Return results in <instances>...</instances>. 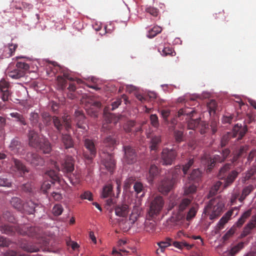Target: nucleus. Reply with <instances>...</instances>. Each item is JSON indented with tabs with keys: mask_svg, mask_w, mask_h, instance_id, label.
I'll use <instances>...</instances> for the list:
<instances>
[{
	"mask_svg": "<svg viewBox=\"0 0 256 256\" xmlns=\"http://www.w3.org/2000/svg\"><path fill=\"white\" fill-rule=\"evenodd\" d=\"M164 201L163 198L160 196H156L152 199L150 208L148 211V216L151 218H154L158 216L163 208Z\"/></svg>",
	"mask_w": 256,
	"mask_h": 256,
	"instance_id": "5",
	"label": "nucleus"
},
{
	"mask_svg": "<svg viewBox=\"0 0 256 256\" xmlns=\"http://www.w3.org/2000/svg\"><path fill=\"white\" fill-rule=\"evenodd\" d=\"M255 224L252 222H249L244 228L243 232L241 234L242 237H244L250 234L251 230L255 228Z\"/></svg>",
	"mask_w": 256,
	"mask_h": 256,
	"instance_id": "46",
	"label": "nucleus"
},
{
	"mask_svg": "<svg viewBox=\"0 0 256 256\" xmlns=\"http://www.w3.org/2000/svg\"><path fill=\"white\" fill-rule=\"evenodd\" d=\"M225 159L220 155H214L213 158L208 154H204L202 157V162L207 166V172H210L216 162H222Z\"/></svg>",
	"mask_w": 256,
	"mask_h": 256,
	"instance_id": "7",
	"label": "nucleus"
},
{
	"mask_svg": "<svg viewBox=\"0 0 256 256\" xmlns=\"http://www.w3.org/2000/svg\"><path fill=\"white\" fill-rule=\"evenodd\" d=\"M177 156L174 149L164 148L161 153V162L163 165H172Z\"/></svg>",
	"mask_w": 256,
	"mask_h": 256,
	"instance_id": "9",
	"label": "nucleus"
},
{
	"mask_svg": "<svg viewBox=\"0 0 256 256\" xmlns=\"http://www.w3.org/2000/svg\"><path fill=\"white\" fill-rule=\"evenodd\" d=\"M84 145L86 149L84 151V156L88 160H92L96 156V148L94 141L88 138H84Z\"/></svg>",
	"mask_w": 256,
	"mask_h": 256,
	"instance_id": "8",
	"label": "nucleus"
},
{
	"mask_svg": "<svg viewBox=\"0 0 256 256\" xmlns=\"http://www.w3.org/2000/svg\"><path fill=\"white\" fill-rule=\"evenodd\" d=\"M129 211V206L126 203H120L116 204L114 206L115 214L116 216L120 217H126Z\"/></svg>",
	"mask_w": 256,
	"mask_h": 256,
	"instance_id": "20",
	"label": "nucleus"
},
{
	"mask_svg": "<svg viewBox=\"0 0 256 256\" xmlns=\"http://www.w3.org/2000/svg\"><path fill=\"white\" fill-rule=\"evenodd\" d=\"M196 186L190 182L186 184L184 186V192L185 194H192L196 192Z\"/></svg>",
	"mask_w": 256,
	"mask_h": 256,
	"instance_id": "44",
	"label": "nucleus"
},
{
	"mask_svg": "<svg viewBox=\"0 0 256 256\" xmlns=\"http://www.w3.org/2000/svg\"><path fill=\"white\" fill-rule=\"evenodd\" d=\"M208 128V124L204 122L201 121L198 129L199 130L200 133L202 134H203L206 132Z\"/></svg>",
	"mask_w": 256,
	"mask_h": 256,
	"instance_id": "61",
	"label": "nucleus"
},
{
	"mask_svg": "<svg viewBox=\"0 0 256 256\" xmlns=\"http://www.w3.org/2000/svg\"><path fill=\"white\" fill-rule=\"evenodd\" d=\"M172 245L174 247L181 250H182L184 248H185L188 250H190L191 248H192L194 246V244H188L185 240H182L180 242H174L172 243Z\"/></svg>",
	"mask_w": 256,
	"mask_h": 256,
	"instance_id": "38",
	"label": "nucleus"
},
{
	"mask_svg": "<svg viewBox=\"0 0 256 256\" xmlns=\"http://www.w3.org/2000/svg\"><path fill=\"white\" fill-rule=\"evenodd\" d=\"M234 212V209L228 211L219 220L218 226L219 229H222L224 225L228 221Z\"/></svg>",
	"mask_w": 256,
	"mask_h": 256,
	"instance_id": "31",
	"label": "nucleus"
},
{
	"mask_svg": "<svg viewBox=\"0 0 256 256\" xmlns=\"http://www.w3.org/2000/svg\"><path fill=\"white\" fill-rule=\"evenodd\" d=\"M12 162V170L18 172L20 176H23L26 173L28 172V170L20 160L13 158Z\"/></svg>",
	"mask_w": 256,
	"mask_h": 256,
	"instance_id": "19",
	"label": "nucleus"
},
{
	"mask_svg": "<svg viewBox=\"0 0 256 256\" xmlns=\"http://www.w3.org/2000/svg\"><path fill=\"white\" fill-rule=\"evenodd\" d=\"M28 144L30 146L38 148L44 138H40L34 130H30L28 133Z\"/></svg>",
	"mask_w": 256,
	"mask_h": 256,
	"instance_id": "14",
	"label": "nucleus"
},
{
	"mask_svg": "<svg viewBox=\"0 0 256 256\" xmlns=\"http://www.w3.org/2000/svg\"><path fill=\"white\" fill-rule=\"evenodd\" d=\"M162 30V29L160 26H155L151 30H149L148 36L150 38H154L160 33Z\"/></svg>",
	"mask_w": 256,
	"mask_h": 256,
	"instance_id": "55",
	"label": "nucleus"
},
{
	"mask_svg": "<svg viewBox=\"0 0 256 256\" xmlns=\"http://www.w3.org/2000/svg\"><path fill=\"white\" fill-rule=\"evenodd\" d=\"M10 204L14 208L22 212L24 208V201L20 198L14 196L10 200Z\"/></svg>",
	"mask_w": 256,
	"mask_h": 256,
	"instance_id": "26",
	"label": "nucleus"
},
{
	"mask_svg": "<svg viewBox=\"0 0 256 256\" xmlns=\"http://www.w3.org/2000/svg\"><path fill=\"white\" fill-rule=\"evenodd\" d=\"M197 212V208L196 206L192 207L189 211L188 212L186 216V219L187 220H190L191 218H193L196 214Z\"/></svg>",
	"mask_w": 256,
	"mask_h": 256,
	"instance_id": "58",
	"label": "nucleus"
},
{
	"mask_svg": "<svg viewBox=\"0 0 256 256\" xmlns=\"http://www.w3.org/2000/svg\"><path fill=\"white\" fill-rule=\"evenodd\" d=\"M224 208V204L220 198H212L205 206L204 213L209 216L210 220H213L220 216Z\"/></svg>",
	"mask_w": 256,
	"mask_h": 256,
	"instance_id": "3",
	"label": "nucleus"
},
{
	"mask_svg": "<svg viewBox=\"0 0 256 256\" xmlns=\"http://www.w3.org/2000/svg\"><path fill=\"white\" fill-rule=\"evenodd\" d=\"M174 53V50L172 48L170 47H164L162 50L161 54L164 56H173V54Z\"/></svg>",
	"mask_w": 256,
	"mask_h": 256,
	"instance_id": "63",
	"label": "nucleus"
},
{
	"mask_svg": "<svg viewBox=\"0 0 256 256\" xmlns=\"http://www.w3.org/2000/svg\"><path fill=\"white\" fill-rule=\"evenodd\" d=\"M74 163L75 160L72 156H66L62 163L61 170L69 177L74 170Z\"/></svg>",
	"mask_w": 256,
	"mask_h": 256,
	"instance_id": "12",
	"label": "nucleus"
},
{
	"mask_svg": "<svg viewBox=\"0 0 256 256\" xmlns=\"http://www.w3.org/2000/svg\"><path fill=\"white\" fill-rule=\"evenodd\" d=\"M20 247L24 251L28 252H34L40 250V248L33 244L27 242H22L20 244Z\"/></svg>",
	"mask_w": 256,
	"mask_h": 256,
	"instance_id": "33",
	"label": "nucleus"
},
{
	"mask_svg": "<svg viewBox=\"0 0 256 256\" xmlns=\"http://www.w3.org/2000/svg\"><path fill=\"white\" fill-rule=\"evenodd\" d=\"M61 140L66 149L74 147V142L70 134H62Z\"/></svg>",
	"mask_w": 256,
	"mask_h": 256,
	"instance_id": "25",
	"label": "nucleus"
},
{
	"mask_svg": "<svg viewBox=\"0 0 256 256\" xmlns=\"http://www.w3.org/2000/svg\"><path fill=\"white\" fill-rule=\"evenodd\" d=\"M161 142V137L160 136H154L151 140V146L150 148L151 150H156L158 148V145Z\"/></svg>",
	"mask_w": 256,
	"mask_h": 256,
	"instance_id": "45",
	"label": "nucleus"
},
{
	"mask_svg": "<svg viewBox=\"0 0 256 256\" xmlns=\"http://www.w3.org/2000/svg\"><path fill=\"white\" fill-rule=\"evenodd\" d=\"M17 48L18 45L16 44H9L8 46H4L1 50L2 53L0 56V58H10L13 56Z\"/></svg>",
	"mask_w": 256,
	"mask_h": 256,
	"instance_id": "21",
	"label": "nucleus"
},
{
	"mask_svg": "<svg viewBox=\"0 0 256 256\" xmlns=\"http://www.w3.org/2000/svg\"><path fill=\"white\" fill-rule=\"evenodd\" d=\"M104 165L110 172H112L114 170L116 162L114 156L112 154H108L103 160Z\"/></svg>",
	"mask_w": 256,
	"mask_h": 256,
	"instance_id": "23",
	"label": "nucleus"
},
{
	"mask_svg": "<svg viewBox=\"0 0 256 256\" xmlns=\"http://www.w3.org/2000/svg\"><path fill=\"white\" fill-rule=\"evenodd\" d=\"M190 203V200L188 198L183 199L178 206V212H180V213H184V210L188 207Z\"/></svg>",
	"mask_w": 256,
	"mask_h": 256,
	"instance_id": "48",
	"label": "nucleus"
},
{
	"mask_svg": "<svg viewBox=\"0 0 256 256\" xmlns=\"http://www.w3.org/2000/svg\"><path fill=\"white\" fill-rule=\"evenodd\" d=\"M244 248V243L241 242H239L238 244L232 247L230 252V254L231 256H234L237 254L240 250Z\"/></svg>",
	"mask_w": 256,
	"mask_h": 256,
	"instance_id": "54",
	"label": "nucleus"
},
{
	"mask_svg": "<svg viewBox=\"0 0 256 256\" xmlns=\"http://www.w3.org/2000/svg\"><path fill=\"white\" fill-rule=\"evenodd\" d=\"M231 137H232V134L230 132L224 135L221 139V146L222 147L226 146Z\"/></svg>",
	"mask_w": 256,
	"mask_h": 256,
	"instance_id": "60",
	"label": "nucleus"
},
{
	"mask_svg": "<svg viewBox=\"0 0 256 256\" xmlns=\"http://www.w3.org/2000/svg\"><path fill=\"white\" fill-rule=\"evenodd\" d=\"M38 148L42 150L44 154H49L52 150L50 142L46 138L43 139L40 144V146L38 147Z\"/></svg>",
	"mask_w": 256,
	"mask_h": 256,
	"instance_id": "39",
	"label": "nucleus"
},
{
	"mask_svg": "<svg viewBox=\"0 0 256 256\" xmlns=\"http://www.w3.org/2000/svg\"><path fill=\"white\" fill-rule=\"evenodd\" d=\"M254 190V186L252 184H250L246 186H245L242 191V194L239 200L240 202H242Z\"/></svg>",
	"mask_w": 256,
	"mask_h": 256,
	"instance_id": "42",
	"label": "nucleus"
},
{
	"mask_svg": "<svg viewBox=\"0 0 256 256\" xmlns=\"http://www.w3.org/2000/svg\"><path fill=\"white\" fill-rule=\"evenodd\" d=\"M0 230L6 234L12 235L16 232L22 236L33 237L36 235L38 228L28 225L4 224L0 226Z\"/></svg>",
	"mask_w": 256,
	"mask_h": 256,
	"instance_id": "2",
	"label": "nucleus"
},
{
	"mask_svg": "<svg viewBox=\"0 0 256 256\" xmlns=\"http://www.w3.org/2000/svg\"><path fill=\"white\" fill-rule=\"evenodd\" d=\"M160 174V170L156 165H151L150 170L149 174L151 180H152L155 177H156Z\"/></svg>",
	"mask_w": 256,
	"mask_h": 256,
	"instance_id": "49",
	"label": "nucleus"
},
{
	"mask_svg": "<svg viewBox=\"0 0 256 256\" xmlns=\"http://www.w3.org/2000/svg\"><path fill=\"white\" fill-rule=\"evenodd\" d=\"M242 170L240 167H238L236 170L230 172L224 180V187L226 188L232 184Z\"/></svg>",
	"mask_w": 256,
	"mask_h": 256,
	"instance_id": "18",
	"label": "nucleus"
},
{
	"mask_svg": "<svg viewBox=\"0 0 256 256\" xmlns=\"http://www.w3.org/2000/svg\"><path fill=\"white\" fill-rule=\"evenodd\" d=\"M29 68V65L27 63L18 62L16 64V68L8 72L7 75L13 79H19L24 76L26 71Z\"/></svg>",
	"mask_w": 256,
	"mask_h": 256,
	"instance_id": "6",
	"label": "nucleus"
},
{
	"mask_svg": "<svg viewBox=\"0 0 256 256\" xmlns=\"http://www.w3.org/2000/svg\"><path fill=\"white\" fill-rule=\"evenodd\" d=\"M103 146L112 148L114 146L118 144V141L111 136H106L102 140Z\"/></svg>",
	"mask_w": 256,
	"mask_h": 256,
	"instance_id": "28",
	"label": "nucleus"
},
{
	"mask_svg": "<svg viewBox=\"0 0 256 256\" xmlns=\"http://www.w3.org/2000/svg\"><path fill=\"white\" fill-rule=\"evenodd\" d=\"M184 128L183 126H182L180 130H174V137L176 142L180 143L184 141Z\"/></svg>",
	"mask_w": 256,
	"mask_h": 256,
	"instance_id": "34",
	"label": "nucleus"
},
{
	"mask_svg": "<svg viewBox=\"0 0 256 256\" xmlns=\"http://www.w3.org/2000/svg\"><path fill=\"white\" fill-rule=\"evenodd\" d=\"M248 132V126L244 124H235L232 128V131L231 134H232V138H236L238 136V140H240L245 136Z\"/></svg>",
	"mask_w": 256,
	"mask_h": 256,
	"instance_id": "15",
	"label": "nucleus"
},
{
	"mask_svg": "<svg viewBox=\"0 0 256 256\" xmlns=\"http://www.w3.org/2000/svg\"><path fill=\"white\" fill-rule=\"evenodd\" d=\"M185 216V213H180L178 212H174L169 218L168 221L172 224H178L184 219Z\"/></svg>",
	"mask_w": 256,
	"mask_h": 256,
	"instance_id": "24",
	"label": "nucleus"
},
{
	"mask_svg": "<svg viewBox=\"0 0 256 256\" xmlns=\"http://www.w3.org/2000/svg\"><path fill=\"white\" fill-rule=\"evenodd\" d=\"M194 113H196V112L192 108L186 107L179 110L178 114V116L180 117L182 115H186L189 116L190 117H192Z\"/></svg>",
	"mask_w": 256,
	"mask_h": 256,
	"instance_id": "43",
	"label": "nucleus"
},
{
	"mask_svg": "<svg viewBox=\"0 0 256 256\" xmlns=\"http://www.w3.org/2000/svg\"><path fill=\"white\" fill-rule=\"evenodd\" d=\"M201 172L198 169L194 170L190 174V178L192 180H196L201 176Z\"/></svg>",
	"mask_w": 256,
	"mask_h": 256,
	"instance_id": "64",
	"label": "nucleus"
},
{
	"mask_svg": "<svg viewBox=\"0 0 256 256\" xmlns=\"http://www.w3.org/2000/svg\"><path fill=\"white\" fill-rule=\"evenodd\" d=\"M2 218L10 222H14V218L12 214L6 211L4 212Z\"/></svg>",
	"mask_w": 256,
	"mask_h": 256,
	"instance_id": "59",
	"label": "nucleus"
},
{
	"mask_svg": "<svg viewBox=\"0 0 256 256\" xmlns=\"http://www.w3.org/2000/svg\"><path fill=\"white\" fill-rule=\"evenodd\" d=\"M112 186L111 184H108L104 186L101 194L102 198H107L113 196Z\"/></svg>",
	"mask_w": 256,
	"mask_h": 256,
	"instance_id": "36",
	"label": "nucleus"
},
{
	"mask_svg": "<svg viewBox=\"0 0 256 256\" xmlns=\"http://www.w3.org/2000/svg\"><path fill=\"white\" fill-rule=\"evenodd\" d=\"M37 205L33 202L30 200L24 203V208L22 212L28 214H33L36 212V207Z\"/></svg>",
	"mask_w": 256,
	"mask_h": 256,
	"instance_id": "27",
	"label": "nucleus"
},
{
	"mask_svg": "<svg viewBox=\"0 0 256 256\" xmlns=\"http://www.w3.org/2000/svg\"><path fill=\"white\" fill-rule=\"evenodd\" d=\"M52 210L53 214L55 216H58L62 214L64 208L61 204H56L54 206Z\"/></svg>",
	"mask_w": 256,
	"mask_h": 256,
	"instance_id": "56",
	"label": "nucleus"
},
{
	"mask_svg": "<svg viewBox=\"0 0 256 256\" xmlns=\"http://www.w3.org/2000/svg\"><path fill=\"white\" fill-rule=\"evenodd\" d=\"M180 173V168H176L172 171L171 178H166L160 182L158 190L159 192L164 194H168L173 188L174 184L178 181V176Z\"/></svg>",
	"mask_w": 256,
	"mask_h": 256,
	"instance_id": "4",
	"label": "nucleus"
},
{
	"mask_svg": "<svg viewBox=\"0 0 256 256\" xmlns=\"http://www.w3.org/2000/svg\"><path fill=\"white\" fill-rule=\"evenodd\" d=\"M20 190L27 193H29L30 194H33V186L31 183L27 182L26 184H23L20 186Z\"/></svg>",
	"mask_w": 256,
	"mask_h": 256,
	"instance_id": "51",
	"label": "nucleus"
},
{
	"mask_svg": "<svg viewBox=\"0 0 256 256\" xmlns=\"http://www.w3.org/2000/svg\"><path fill=\"white\" fill-rule=\"evenodd\" d=\"M74 117L78 127L84 130H86L88 126L86 122V117L83 112L80 110H76Z\"/></svg>",
	"mask_w": 256,
	"mask_h": 256,
	"instance_id": "17",
	"label": "nucleus"
},
{
	"mask_svg": "<svg viewBox=\"0 0 256 256\" xmlns=\"http://www.w3.org/2000/svg\"><path fill=\"white\" fill-rule=\"evenodd\" d=\"M10 115V116L14 118V121L15 122H17L20 126H26L27 125V122L26 121V118L24 116L18 112H11Z\"/></svg>",
	"mask_w": 256,
	"mask_h": 256,
	"instance_id": "30",
	"label": "nucleus"
},
{
	"mask_svg": "<svg viewBox=\"0 0 256 256\" xmlns=\"http://www.w3.org/2000/svg\"><path fill=\"white\" fill-rule=\"evenodd\" d=\"M56 80L58 86L61 90H64L66 88V82L63 76H58Z\"/></svg>",
	"mask_w": 256,
	"mask_h": 256,
	"instance_id": "57",
	"label": "nucleus"
},
{
	"mask_svg": "<svg viewBox=\"0 0 256 256\" xmlns=\"http://www.w3.org/2000/svg\"><path fill=\"white\" fill-rule=\"evenodd\" d=\"M29 120L31 126L33 128H38L40 132L44 128V126L42 122H40V116L38 113L32 112L30 114Z\"/></svg>",
	"mask_w": 256,
	"mask_h": 256,
	"instance_id": "22",
	"label": "nucleus"
},
{
	"mask_svg": "<svg viewBox=\"0 0 256 256\" xmlns=\"http://www.w3.org/2000/svg\"><path fill=\"white\" fill-rule=\"evenodd\" d=\"M231 168L230 164H226L222 167L219 170L218 174V178L220 180H224L227 176V172L230 170Z\"/></svg>",
	"mask_w": 256,
	"mask_h": 256,
	"instance_id": "35",
	"label": "nucleus"
},
{
	"mask_svg": "<svg viewBox=\"0 0 256 256\" xmlns=\"http://www.w3.org/2000/svg\"><path fill=\"white\" fill-rule=\"evenodd\" d=\"M0 186L10 188L12 186V181L5 176H0Z\"/></svg>",
	"mask_w": 256,
	"mask_h": 256,
	"instance_id": "52",
	"label": "nucleus"
},
{
	"mask_svg": "<svg viewBox=\"0 0 256 256\" xmlns=\"http://www.w3.org/2000/svg\"><path fill=\"white\" fill-rule=\"evenodd\" d=\"M200 122L201 120L200 118L190 119L188 122V128L193 130H195L196 129H198Z\"/></svg>",
	"mask_w": 256,
	"mask_h": 256,
	"instance_id": "40",
	"label": "nucleus"
},
{
	"mask_svg": "<svg viewBox=\"0 0 256 256\" xmlns=\"http://www.w3.org/2000/svg\"><path fill=\"white\" fill-rule=\"evenodd\" d=\"M123 150L124 152V162L130 164L134 163L136 161L137 154L136 150L130 146H123Z\"/></svg>",
	"mask_w": 256,
	"mask_h": 256,
	"instance_id": "11",
	"label": "nucleus"
},
{
	"mask_svg": "<svg viewBox=\"0 0 256 256\" xmlns=\"http://www.w3.org/2000/svg\"><path fill=\"white\" fill-rule=\"evenodd\" d=\"M60 170V168L58 170L54 168V170H50L46 172L45 175L51 178V183L54 184L55 182L60 181V178L58 174Z\"/></svg>",
	"mask_w": 256,
	"mask_h": 256,
	"instance_id": "29",
	"label": "nucleus"
},
{
	"mask_svg": "<svg viewBox=\"0 0 256 256\" xmlns=\"http://www.w3.org/2000/svg\"><path fill=\"white\" fill-rule=\"evenodd\" d=\"M134 189L136 194L137 197L142 198L145 194V188L142 184L136 182L134 184Z\"/></svg>",
	"mask_w": 256,
	"mask_h": 256,
	"instance_id": "32",
	"label": "nucleus"
},
{
	"mask_svg": "<svg viewBox=\"0 0 256 256\" xmlns=\"http://www.w3.org/2000/svg\"><path fill=\"white\" fill-rule=\"evenodd\" d=\"M256 174V166H252L250 170H248L245 176V179L246 180H248L251 178Z\"/></svg>",
	"mask_w": 256,
	"mask_h": 256,
	"instance_id": "62",
	"label": "nucleus"
},
{
	"mask_svg": "<svg viewBox=\"0 0 256 256\" xmlns=\"http://www.w3.org/2000/svg\"><path fill=\"white\" fill-rule=\"evenodd\" d=\"M41 116L43 122L42 124L44 126H50L52 121L54 125L57 130L54 132H48V136L53 141H56L58 140V134L61 133L64 127L67 132L71 128V120L68 116H64L62 118V122L57 116L52 118L50 114L47 112H42Z\"/></svg>",
	"mask_w": 256,
	"mask_h": 256,
	"instance_id": "1",
	"label": "nucleus"
},
{
	"mask_svg": "<svg viewBox=\"0 0 256 256\" xmlns=\"http://www.w3.org/2000/svg\"><path fill=\"white\" fill-rule=\"evenodd\" d=\"M207 107L210 114H214L217 108V104L215 100H212L207 104Z\"/></svg>",
	"mask_w": 256,
	"mask_h": 256,
	"instance_id": "47",
	"label": "nucleus"
},
{
	"mask_svg": "<svg viewBox=\"0 0 256 256\" xmlns=\"http://www.w3.org/2000/svg\"><path fill=\"white\" fill-rule=\"evenodd\" d=\"M8 149L12 154L21 155L24 152L25 146L18 138H15L11 140Z\"/></svg>",
	"mask_w": 256,
	"mask_h": 256,
	"instance_id": "10",
	"label": "nucleus"
},
{
	"mask_svg": "<svg viewBox=\"0 0 256 256\" xmlns=\"http://www.w3.org/2000/svg\"><path fill=\"white\" fill-rule=\"evenodd\" d=\"M252 208H250L248 210L244 212L240 218L238 220V222L236 224V225L238 227L242 226V225L246 222V220L252 214Z\"/></svg>",
	"mask_w": 256,
	"mask_h": 256,
	"instance_id": "37",
	"label": "nucleus"
},
{
	"mask_svg": "<svg viewBox=\"0 0 256 256\" xmlns=\"http://www.w3.org/2000/svg\"><path fill=\"white\" fill-rule=\"evenodd\" d=\"M136 122L134 120L128 121L124 126L125 132L127 133H132V132H133V129L136 126Z\"/></svg>",
	"mask_w": 256,
	"mask_h": 256,
	"instance_id": "50",
	"label": "nucleus"
},
{
	"mask_svg": "<svg viewBox=\"0 0 256 256\" xmlns=\"http://www.w3.org/2000/svg\"><path fill=\"white\" fill-rule=\"evenodd\" d=\"M160 114L162 118H163L164 123L166 124H169L168 117L170 115V110L168 108H164L160 110Z\"/></svg>",
	"mask_w": 256,
	"mask_h": 256,
	"instance_id": "53",
	"label": "nucleus"
},
{
	"mask_svg": "<svg viewBox=\"0 0 256 256\" xmlns=\"http://www.w3.org/2000/svg\"><path fill=\"white\" fill-rule=\"evenodd\" d=\"M249 147L247 145L240 146V148L236 150L234 154L232 160V163L234 166H236V163L238 162L239 158H244L247 155V152L248 150Z\"/></svg>",
	"mask_w": 256,
	"mask_h": 256,
	"instance_id": "16",
	"label": "nucleus"
},
{
	"mask_svg": "<svg viewBox=\"0 0 256 256\" xmlns=\"http://www.w3.org/2000/svg\"><path fill=\"white\" fill-rule=\"evenodd\" d=\"M25 159L33 166H42L44 164V158L36 152H28Z\"/></svg>",
	"mask_w": 256,
	"mask_h": 256,
	"instance_id": "13",
	"label": "nucleus"
},
{
	"mask_svg": "<svg viewBox=\"0 0 256 256\" xmlns=\"http://www.w3.org/2000/svg\"><path fill=\"white\" fill-rule=\"evenodd\" d=\"M171 240L169 238H167L164 241H161L157 243L159 246L160 249H158L156 251V254H159V250L161 252H164L166 248L168 246H170Z\"/></svg>",
	"mask_w": 256,
	"mask_h": 256,
	"instance_id": "41",
	"label": "nucleus"
}]
</instances>
